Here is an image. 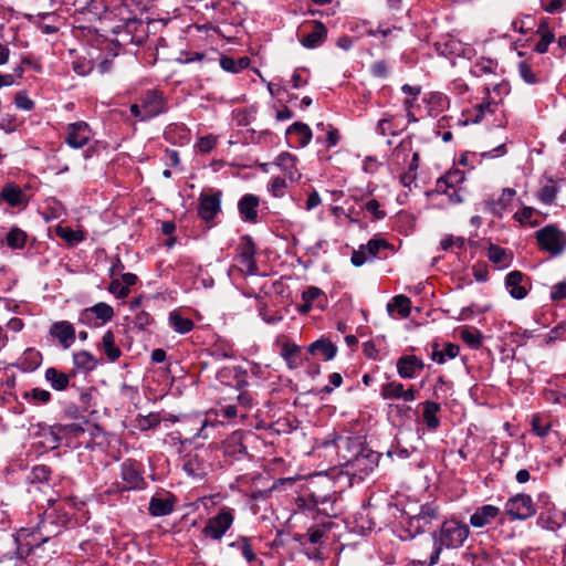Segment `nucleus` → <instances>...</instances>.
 Segmentation results:
<instances>
[{
	"mask_svg": "<svg viewBox=\"0 0 566 566\" xmlns=\"http://www.w3.org/2000/svg\"><path fill=\"white\" fill-rule=\"evenodd\" d=\"M70 522L71 517L63 509L46 510L35 526L18 530L15 534L18 555L20 557L30 555L34 548L60 535Z\"/></svg>",
	"mask_w": 566,
	"mask_h": 566,
	"instance_id": "nucleus-1",
	"label": "nucleus"
},
{
	"mask_svg": "<svg viewBox=\"0 0 566 566\" xmlns=\"http://www.w3.org/2000/svg\"><path fill=\"white\" fill-rule=\"evenodd\" d=\"M470 534L469 526L455 518L444 521L440 528L432 533V538H427L426 546L432 544V552L428 558H419L417 562L424 566L438 564L441 552L459 548L463 545ZM420 557H422L420 555Z\"/></svg>",
	"mask_w": 566,
	"mask_h": 566,
	"instance_id": "nucleus-2",
	"label": "nucleus"
},
{
	"mask_svg": "<svg viewBox=\"0 0 566 566\" xmlns=\"http://www.w3.org/2000/svg\"><path fill=\"white\" fill-rule=\"evenodd\" d=\"M166 102L163 94L156 90H148L140 97V103L132 104L129 111L140 122L149 120L166 112Z\"/></svg>",
	"mask_w": 566,
	"mask_h": 566,
	"instance_id": "nucleus-3",
	"label": "nucleus"
},
{
	"mask_svg": "<svg viewBox=\"0 0 566 566\" xmlns=\"http://www.w3.org/2000/svg\"><path fill=\"white\" fill-rule=\"evenodd\" d=\"M113 14L118 18V23L112 28L113 33H126L130 36L132 41L134 38L138 36L137 32L143 28V22L129 0H124L116 6L113 10Z\"/></svg>",
	"mask_w": 566,
	"mask_h": 566,
	"instance_id": "nucleus-4",
	"label": "nucleus"
},
{
	"mask_svg": "<svg viewBox=\"0 0 566 566\" xmlns=\"http://www.w3.org/2000/svg\"><path fill=\"white\" fill-rule=\"evenodd\" d=\"M344 467L348 474L363 480L368 476L378 465L379 454L368 448L355 453V457L343 454Z\"/></svg>",
	"mask_w": 566,
	"mask_h": 566,
	"instance_id": "nucleus-5",
	"label": "nucleus"
},
{
	"mask_svg": "<svg viewBox=\"0 0 566 566\" xmlns=\"http://www.w3.org/2000/svg\"><path fill=\"white\" fill-rule=\"evenodd\" d=\"M541 250L557 256L566 249V233L556 226H546L535 233Z\"/></svg>",
	"mask_w": 566,
	"mask_h": 566,
	"instance_id": "nucleus-6",
	"label": "nucleus"
},
{
	"mask_svg": "<svg viewBox=\"0 0 566 566\" xmlns=\"http://www.w3.org/2000/svg\"><path fill=\"white\" fill-rule=\"evenodd\" d=\"M234 516L232 510L221 509L218 514L207 522L202 534L212 541H220L228 530L232 526Z\"/></svg>",
	"mask_w": 566,
	"mask_h": 566,
	"instance_id": "nucleus-7",
	"label": "nucleus"
},
{
	"mask_svg": "<svg viewBox=\"0 0 566 566\" xmlns=\"http://www.w3.org/2000/svg\"><path fill=\"white\" fill-rule=\"evenodd\" d=\"M113 317V307L104 302H99L91 307L84 308L78 315V322L88 327H99L112 321Z\"/></svg>",
	"mask_w": 566,
	"mask_h": 566,
	"instance_id": "nucleus-8",
	"label": "nucleus"
},
{
	"mask_svg": "<svg viewBox=\"0 0 566 566\" xmlns=\"http://www.w3.org/2000/svg\"><path fill=\"white\" fill-rule=\"evenodd\" d=\"M504 509L511 520H526L536 513L533 500L527 494H516L510 497Z\"/></svg>",
	"mask_w": 566,
	"mask_h": 566,
	"instance_id": "nucleus-9",
	"label": "nucleus"
},
{
	"mask_svg": "<svg viewBox=\"0 0 566 566\" xmlns=\"http://www.w3.org/2000/svg\"><path fill=\"white\" fill-rule=\"evenodd\" d=\"M208 451L196 449L182 458V469L192 478H202L208 473L210 464L207 462Z\"/></svg>",
	"mask_w": 566,
	"mask_h": 566,
	"instance_id": "nucleus-10",
	"label": "nucleus"
},
{
	"mask_svg": "<svg viewBox=\"0 0 566 566\" xmlns=\"http://www.w3.org/2000/svg\"><path fill=\"white\" fill-rule=\"evenodd\" d=\"M255 245L250 237H242L238 249L237 262L242 273L254 275L258 272L255 259Z\"/></svg>",
	"mask_w": 566,
	"mask_h": 566,
	"instance_id": "nucleus-11",
	"label": "nucleus"
},
{
	"mask_svg": "<svg viewBox=\"0 0 566 566\" xmlns=\"http://www.w3.org/2000/svg\"><path fill=\"white\" fill-rule=\"evenodd\" d=\"M92 136V129L86 122H74L66 126L65 143L71 148L81 149L88 144Z\"/></svg>",
	"mask_w": 566,
	"mask_h": 566,
	"instance_id": "nucleus-12",
	"label": "nucleus"
},
{
	"mask_svg": "<svg viewBox=\"0 0 566 566\" xmlns=\"http://www.w3.org/2000/svg\"><path fill=\"white\" fill-rule=\"evenodd\" d=\"M423 368V360L416 355H405L397 360V373L402 379L416 378Z\"/></svg>",
	"mask_w": 566,
	"mask_h": 566,
	"instance_id": "nucleus-13",
	"label": "nucleus"
},
{
	"mask_svg": "<svg viewBox=\"0 0 566 566\" xmlns=\"http://www.w3.org/2000/svg\"><path fill=\"white\" fill-rule=\"evenodd\" d=\"M49 333L53 338L57 339L64 349H69L76 338L75 328L67 321L54 322L51 325Z\"/></svg>",
	"mask_w": 566,
	"mask_h": 566,
	"instance_id": "nucleus-14",
	"label": "nucleus"
},
{
	"mask_svg": "<svg viewBox=\"0 0 566 566\" xmlns=\"http://www.w3.org/2000/svg\"><path fill=\"white\" fill-rule=\"evenodd\" d=\"M220 192L214 195H201L198 214L205 221L212 220L220 211Z\"/></svg>",
	"mask_w": 566,
	"mask_h": 566,
	"instance_id": "nucleus-15",
	"label": "nucleus"
},
{
	"mask_svg": "<svg viewBox=\"0 0 566 566\" xmlns=\"http://www.w3.org/2000/svg\"><path fill=\"white\" fill-rule=\"evenodd\" d=\"M337 453L343 458V454H348L352 458L364 449L363 442L359 437L337 436L333 441Z\"/></svg>",
	"mask_w": 566,
	"mask_h": 566,
	"instance_id": "nucleus-16",
	"label": "nucleus"
},
{
	"mask_svg": "<svg viewBox=\"0 0 566 566\" xmlns=\"http://www.w3.org/2000/svg\"><path fill=\"white\" fill-rule=\"evenodd\" d=\"M524 280L525 277L520 271H512L506 275V289L513 298L522 300L527 295V289L524 284Z\"/></svg>",
	"mask_w": 566,
	"mask_h": 566,
	"instance_id": "nucleus-17",
	"label": "nucleus"
},
{
	"mask_svg": "<svg viewBox=\"0 0 566 566\" xmlns=\"http://www.w3.org/2000/svg\"><path fill=\"white\" fill-rule=\"evenodd\" d=\"M464 180L465 176L462 170L452 169L437 180L436 190L441 193H448L450 188H460Z\"/></svg>",
	"mask_w": 566,
	"mask_h": 566,
	"instance_id": "nucleus-18",
	"label": "nucleus"
},
{
	"mask_svg": "<svg viewBox=\"0 0 566 566\" xmlns=\"http://www.w3.org/2000/svg\"><path fill=\"white\" fill-rule=\"evenodd\" d=\"M260 199L251 193L244 195L238 203V209L241 218L244 221L255 222L258 217L256 208L259 207Z\"/></svg>",
	"mask_w": 566,
	"mask_h": 566,
	"instance_id": "nucleus-19",
	"label": "nucleus"
},
{
	"mask_svg": "<svg viewBox=\"0 0 566 566\" xmlns=\"http://www.w3.org/2000/svg\"><path fill=\"white\" fill-rule=\"evenodd\" d=\"M326 36V27L319 21H314L312 31L302 36L301 43L307 49H315L325 41Z\"/></svg>",
	"mask_w": 566,
	"mask_h": 566,
	"instance_id": "nucleus-20",
	"label": "nucleus"
},
{
	"mask_svg": "<svg viewBox=\"0 0 566 566\" xmlns=\"http://www.w3.org/2000/svg\"><path fill=\"white\" fill-rule=\"evenodd\" d=\"M500 513L499 507L494 505H483L479 507L470 517V524L480 528L491 523Z\"/></svg>",
	"mask_w": 566,
	"mask_h": 566,
	"instance_id": "nucleus-21",
	"label": "nucleus"
},
{
	"mask_svg": "<svg viewBox=\"0 0 566 566\" xmlns=\"http://www.w3.org/2000/svg\"><path fill=\"white\" fill-rule=\"evenodd\" d=\"M276 165L289 177L291 181H298L302 177L296 168V157L290 153H282L276 158Z\"/></svg>",
	"mask_w": 566,
	"mask_h": 566,
	"instance_id": "nucleus-22",
	"label": "nucleus"
},
{
	"mask_svg": "<svg viewBox=\"0 0 566 566\" xmlns=\"http://www.w3.org/2000/svg\"><path fill=\"white\" fill-rule=\"evenodd\" d=\"M438 514L437 506L432 504L422 505L419 513L410 518V525L416 528L424 527L436 520Z\"/></svg>",
	"mask_w": 566,
	"mask_h": 566,
	"instance_id": "nucleus-23",
	"label": "nucleus"
},
{
	"mask_svg": "<svg viewBox=\"0 0 566 566\" xmlns=\"http://www.w3.org/2000/svg\"><path fill=\"white\" fill-rule=\"evenodd\" d=\"M516 191L513 188H504L497 200H489L488 206L491 212L495 216H501L504 210L510 206Z\"/></svg>",
	"mask_w": 566,
	"mask_h": 566,
	"instance_id": "nucleus-24",
	"label": "nucleus"
},
{
	"mask_svg": "<svg viewBox=\"0 0 566 566\" xmlns=\"http://www.w3.org/2000/svg\"><path fill=\"white\" fill-rule=\"evenodd\" d=\"M148 510L151 516H165L172 512L174 502L170 497L153 496Z\"/></svg>",
	"mask_w": 566,
	"mask_h": 566,
	"instance_id": "nucleus-25",
	"label": "nucleus"
},
{
	"mask_svg": "<svg viewBox=\"0 0 566 566\" xmlns=\"http://www.w3.org/2000/svg\"><path fill=\"white\" fill-rule=\"evenodd\" d=\"M1 198L11 207H17L25 202V195L21 188L14 184H7L2 188Z\"/></svg>",
	"mask_w": 566,
	"mask_h": 566,
	"instance_id": "nucleus-26",
	"label": "nucleus"
},
{
	"mask_svg": "<svg viewBox=\"0 0 566 566\" xmlns=\"http://www.w3.org/2000/svg\"><path fill=\"white\" fill-rule=\"evenodd\" d=\"M387 311L389 314H392L395 311H397L401 318H407L411 312V301L405 295H396L387 304Z\"/></svg>",
	"mask_w": 566,
	"mask_h": 566,
	"instance_id": "nucleus-27",
	"label": "nucleus"
},
{
	"mask_svg": "<svg viewBox=\"0 0 566 566\" xmlns=\"http://www.w3.org/2000/svg\"><path fill=\"white\" fill-rule=\"evenodd\" d=\"M120 475L125 483L123 486L125 490L136 489L142 481L139 472L128 462L122 464Z\"/></svg>",
	"mask_w": 566,
	"mask_h": 566,
	"instance_id": "nucleus-28",
	"label": "nucleus"
},
{
	"mask_svg": "<svg viewBox=\"0 0 566 566\" xmlns=\"http://www.w3.org/2000/svg\"><path fill=\"white\" fill-rule=\"evenodd\" d=\"M312 354L319 353L325 360H332L337 354V347L328 339H318L308 346Z\"/></svg>",
	"mask_w": 566,
	"mask_h": 566,
	"instance_id": "nucleus-29",
	"label": "nucleus"
},
{
	"mask_svg": "<svg viewBox=\"0 0 566 566\" xmlns=\"http://www.w3.org/2000/svg\"><path fill=\"white\" fill-rule=\"evenodd\" d=\"M45 379L51 384L55 390H65L69 387L70 378L65 373L59 371L54 367L45 370Z\"/></svg>",
	"mask_w": 566,
	"mask_h": 566,
	"instance_id": "nucleus-30",
	"label": "nucleus"
},
{
	"mask_svg": "<svg viewBox=\"0 0 566 566\" xmlns=\"http://www.w3.org/2000/svg\"><path fill=\"white\" fill-rule=\"evenodd\" d=\"M101 348L111 361H115L120 357V349L115 345V336L112 331H106L102 337Z\"/></svg>",
	"mask_w": 566,
	"mask_h": 566,
	"instance_id": "nucleus-31",
	"label": "nucleus"
},
{
	"mask_svg": "<svg viewBox=\"0 0 566 566\" xmlns=\"http://www.w3.org/2000/svg\"><path fill=\"white\" fill-rule=\"evenodd\" d=\"M460 348L458 345L449 343L442 349L434 345L431 358L438 364H444L448 359H453L459 355Z\"/></svg>",
	"mask_w": 566,
	"mask_h": 566,
	"instance_id": "nucleus-32",
	"label": "nucleus"
},
{
	"mask_svg": "<svg viewBox=\"0 0 566 566\" xmlns=\"http://www.w3.org/2000/svg\"><path fill=\"white\" fill-rule=\"evenodd\" d=\"M55 233L71 245H75L85 240V234L82 230H73L70 227L57 226Z\"/></svg>",
	"mask_w": 566,
	"mask_h": 566,
	"instance_id": "nucleus-33",
	"label": "nucleus"
},
{
	"mask_svg": "<svg viewBox=\"0 0 566 566\" xmlns=\"http://www.w3.org/2000/svg\"><path fill=\"white\" fill-rule=\"evenodd\" d=\"M169 324L179 334H186L193 328V322L190 318L181 316L177 311L169 314Z\"/></svg>",
	"mask_w": 566,
	"mask_h": 566,
	"instance_id": "nucleus-34",
	"label": "nucleus"
},
{
	"mask_svg": "<svg viewBox=\"0 0 566 566\" xmlns=\"http://www.w3.org/2000/svg\"><path fill=\"white\" fill-rule=\"evenodd\" d=\"M440 411V405L433 401H427L423 408V419L430 430L439 427L440 420L437 413Z\"/></svg>",
	"mask_w": 566,
	"mask_h": 566,
	"instance_id": "nucleus-35",
	"label": "nucleus"
},
{
	"mask_svg": "<svg viewBox=\"0 0 566 566\" xmlns=\"http://www.w3.org/2000/svg\"><path fill=\"white\" fill-rule=\"evenodd\" d=\"M286 134H296L300 138L298 144L301 147H305L312 139L311 128L303 123L295 122L286 130Z\"/></svg>",
	"mask_w": 566,
	"mask_h": 566,
	"instance_id": "nucleus-36",
	"label": "nucleus"
},
{
	"mask_svg": "<svg viewBox=\"0 0 566 566\" xmlns=\"http://www.w3.org/2000/svg\"><path fill=\"white\" fill-rule=\"evenodd\" d=\"M74 365L84 370H93L96 367L95 357L87 350H80L73 354Z\"/></svg>",
	"mask_w": 566,
	"mask_h": 566,
	"instance_id": "nucleus-37",
	"label": "nucleus"
},
{
	"mask_svg": "<svg viewBox=\"0 0 566 566\" xmlns=\"http://www.w3.org/2000/svg\"><path fill=\"white\" fill-rule=\"evenodd\" d=\"M250 64L249 57H241L239 60H234L230 56H223L220 59V66L231 73H238L241 70L248 67Z\"/></svg>",
	"mask_w": 566,
	"mask_h": 566,
	"instance_id": "nucleus-38",
	"label": "nucleus"
},
{
	"mask_svg": "<svg viewBox=\"0 0 566 566\" xmlns=\"http://www.w3.org/2000/svg\"><path fill=\"white\" fill-rule=\"evenodd\" d=\"M61 431L56 426H52L48 429L43 430L42 437V444L48 449H56L61 443Z\"/></svg>",
	"mask_w": 566,
	"mask_h": 566,
	"instance_id": "nucleus-39",
	"label": "nucleus"
},
{
	"mask_svg": "<svg viewBox=\"0 0 566 566\" xmlns=\"http://www.w3.org/2000/svg\"><path fill=\"white\" fill-rule=\"evenodd\" d=\"M6 242L11 249H22L27 242V233L19 228H12L6 237Z\"/></svg>",
	"mask_w": 566,
	"mask_h": 566,
	"instance_id": "nucleus-40",
	"label": "nucleus"
},
{
	"mask_svg": "<svg viewBox=\"0 0 566 566\" xmlns=\"http://www.w3.org/2000/svg\"><path fill=\"white\" fill-rule=\"evenodd\" d=\"M311 501L313 502V506L316 507V510L319 513H324L325 515L329 517H334L337 515L336 511L334 510V502H331L327 497H319L314 494L311 495Z\"/></svg>",
	"mask_w": 566,
	"mask_h": 566,
	"instance_id": "nucleus-41",
	"label": "nucleus"
},
{
	"mask_svg": "<svg viewBox=\"0 0 566 566\" xmlns=\"http://www.w3.org/2000/svg\"><path fill=\"white\" fill-rule=\"evenodd\" d=\"M403 385L398 381H390L384 384L380 389V395L384 399H400L402 395Z\"/></svg>",
	"mask_w": 566,
	"mask_h": 566,
	"instance_id": "nucleus-42",
	"label": "nucleus"
},
{
	"mask_svg": "<svg viewBox=\"0 0 566 566\" xmlns=\"http://www.w3.org/2000/svg\"><path fill=\"white\" fill-rule=\"evenodd\" d=\"M557 192L558 188L553 182V180H549L547 185L543 186L539 189L537 197L543 203L552 205L555 201Z\"/></svg>",
	"mask_w": 566,
	"mask_h": 566,
	"instance_id": "nucleus-43",
	"label": "nucleus"
},
{
	"mask_svg": "<svg viewBox=\"0 0 566 566\" xmlns=\"http://www.w3.org/2000/svg\"><path fill=\"white\" fill-rule=\"evenodd\" d=\"M41 354L33 348H28L23 353L22 365L25 366V368L29 370H34L35 368H38L41 364Z\"/></svg>",
	"mask_w": 566,
	"mask_h": 566,
	"instance_id": "nucleus-44",
	"label": "nucleus"
},
{
	"mask_svg": "<svg viewBox=\"0 0 566 566\" xmlns=\"http://www.w3.org/2000/svg\"><path fill=\"white\" fill-rule=\"evenodd\" d=\"M532 429L536 436L543 438L551 430V422L541 415H534L532 418Z\"/></svg>",
	"mask_w": 566,
	"mask_h": 566,
	"instance_id": "nucleus-45",
	"label": "nucleus"
},
{
	"mask_svg": "<svg viewBox=\"0 0 566 566\" xmlns=\"http://www.w3.org/2000/svg\"><path fill=\"white\" fill-rule=\"evenodd\" d=\"M462 340L472 348H479L482 344V334L476 329L465 328L461 332Z\"/></svg>",
	"mask_w": 566,
	"mask_h": 566,
	"instance_id": "nucleus-46",
	"label": "nucleus"
},
{
	"mask_svg": "<svg viewBox=\"0 0 566 566\" xmlns=\"http://www.w3.org/2000/svg\"><path fill=\"white\" fill-rule=\"evenodd\" d=\"M464 243H465V240L464 238L462 237H454L452 234H449L447 237H444L441 241H440V248L441 250L443 251H449L451 250L453 247L458 248V249H463L464 248Z\"/></svg>",
	"mask_w": 566,
	"mask_h": 566,
	"instance_id": "nucleus-47",
	"label": "nucleus"
},
{
	"mask_svg": "<svg viewBox=\"0 0 566 566\" xmlns=\"http://www.w3.org/2000/svg\"><path fill=\"white\" fill-rule=\"evenodd\" d=\"M518 73L527 84H536L538 82V78L533 72L532 66L525 61L518 63Z\"/></svg>",
	"mask_w": 566,
	"mask_h": 566,
	"instance_id": "nucleus-48",
	"label": "nucleus"
},
{
	"mask_svg": "<svg viewBox=\"0 0 566 566\" xmlns=\"http://www.w3.org/2000/svg\"><path fill=\"white\" fill-rule=\"evenodd\" d=\"M216 145L217 137L213 135H207L198 139L196 147L199 153L208 154L216 147Z\"/></svg>",
	"mask_w": 566,
	"mask_h": 566,
	"instance_id": "nucleus-49",
	"label": "nucleus"
},
{
	"mask_svg": "<svg viewBox=\"0 0 566 566\" xmlns=\"http://www.w3.org/2000/svg\"><path fill=\"white\" fill-rule=\"evenodd\" d=\"M237 545L239 546L241 554L247 562L252 563L256 559V555L247 538H242L239 543H231V546Z\"/></svg>",
	"mask_w": 566,
	"mask_h": 566,
	"instance_id": "nucleus-50",
	"label": "nucleus"
},
{
	"mask_svg": "<svg viewBox=\"0 0 566 566\" xmlns=\"http://www.w3.org/2000/svg\"><path fill=\"white\" fill-rule=\"evenodd\" d=\"M364 247L366 248L369 258L374 259L380 249L389 248V243L382 239H371Z\"/></svg>",
	"mask_w": 566,
	"mask_h": 566,
	"instance_id": "nucleus-51",
	"label": "nucleus"
},
{
	"mask_svg": "<svg viewBox=\"0 0 566 566\" xmlns=\"http://www.w3.org/2000/svg\"><path fill=\"white\" fill-rule=\"evenodd\" d=\"M285 188H286V182L283 178L281 177H274L271 179V182L269 185V190L270 192L276 197V198H280V197H283L284 196V192H285Z\"/></svg>",
	"mask_w": 566,
	"mask_h": 566,
	"instance_id": "nucleus-52",
	"label": "nucleus"
},
{
	"mask_svg": "<svg viewBox=\"0 0 566 566\" xmlns=\"http://www.w3.org/2000/svg\"><path fill=\"white\" fill-rule=\"evenodd\" d=\"M497 64L492 60H482L474 65V73L476 75L494 73Z\"/></svg>",
	"mask_w": 566,
	"mask_h": 566,
	"instance_id": "nucleus-53",
	"label": "nucleus"
},
{
	"mask_svg": "<svg viewBox=\"0 0 566 566\" xmlns=\"http://www.w3.org/2000/svg\"><path fill=\"white\" fill-rule=\"evenodd\" d=\"M555 40L554 33L551 31H545L542 33L541 40L535 45V51L539 54L547 52L549 44H552Z\"/></svg>",
	"mask_w": 566,
	"mask_h": 566,
	"instance_id": "nucleus-54",
	"label": "nucleus"
},
{
	"mask_svg": "<svg viewBox=\"0 0 566 566\" xmlns=\"http://www.w3.org/2000/svg\"><path fill=\"white\" fill-rule=\"evenodd\" d=\"M108 291L117 298H125L129 294V290L117 279L109 283Z\"/></svg>",
	"mask_w": 566,
	"mask_h": 566,
	"instance_id": "nucleus-55",
	"label": "nucleus"
},
{
	"mask_svg": "<svg viewBox=\"0 0 566 566\" xmlns=\"http://www.w3.org/2000/svg\"><path fill=\"white\" fill-rule=\"evenodd\" d=\"M368 252L364 245H360L358 250H355L352 254L350 261L355 266H361L368 260H370Z\"/></svg>",
	"mask_w": 566,
	"mask_h": 566,
	"instance_id": "nucleus-56",
	"label": "nucleus"
},
{
	"mask_svg": "<svg viewBox=\"0 0 566 566\" xmlns=\"http://www.w3.org/2000/svg\"><path fill=\"white\" fill-rule=\"evenodd\" d=\"M14 103L18 108L23 111H31L34 107V102L24 92L15 94Z\"/></svg>",
	"mask_w": 566,
	"mask_h": 566,
	"instance_id": "nucleus-57",
	"label": "nucleus"
},
{
	"mask_svg": "<svg viewBox=\"0 0 566 566\" xmlns=\"http://www.w3.org/2000/svg\"><path fill=\"white\" fill-rule=\"evenodd\" d=\"M300 352V347L294 344H284L282 347V357L287 361L289 366L293 367V357Z\"/></svg>",
	"mask_w": 566,
	"mask_h": 566,
	"instance_id": "nucleus-58",
	"label": "nucleus"
},
{
	"mask_svg": "<svg viewBox=\"0 0 566 566\" xmlns=\"http://www.w3.org/2000/svg\"><path fill=\"white\" fill-rule=\"evenodd\" d=\"M327 526H329V524L323 525L322 527H311V528H308L307 536H308L310 543H312V544H319L322 542V538H323V536L325 534V528Z\"/></svg>",
	"mask_w": 566,
	"mask_h": 566,
	"instance_id": "nucleus-59",
	"label": "nucleus"
},
{
	"mask_svg": "<svg viewBox=\"0 0 566 566\" xmlns=\"http://www.w3.org/2000/svg\"><path fill=\"white\" fill-rule=\"evenodd\" d=\"M542 8L547 13H556L566 8V0H549V2L543 3Z\"/></svg>",
	"mask_w": 566,
	"mask_h": 566,
	"instance_id": "nucleus-60",
	"label": "nucleus"
},
{
	"mask_svg": "<svg viewBox=\"0 0 566 566\" xmlns=\"http://www.w3.org/2000/svg\"><path fill=\"white\" fill-rule=\"evenodd\" d=\"M51 474V470L45 465H36L32 469V476L39 482L48 481Z\"/></svg>",
	"mask_w": 566,
	"mask_h": 566,
	"instance_id": "nucleus-61",
	"label": "nucleus"
},
{
	"mask_svg": "<svg viewBox=\"0 0 566 566\" xmlns=\"http://www.w3.org/2000/svg\"><path fill=\"white\" fill-rule=\"evenodd\" d=\"M505 258H506V253L505 251L500 248V247H495V245H491L490 249H489V259L493 262V263H502L505 261Z\"/></svg>",
	"mask_w": 566,
	"mask_h": 566,
	"instance_id": "nucleus-62",
	"label": "nucleus"
},
{
	"mask_svg": "<svg viewBox=\"0 0 566 566\" xmlns=\"http://www.w3.org/2000/svg\"><path fill=\"white\" fill-rule=\"evenodd\" d=\"M323 294V291L316 286H310L302 293L303 302L314 303Z\"/></svg>",
	"mask_w": 566,
	"mask_h": 566,
	"instance_id": "nucleus-63",
	"label": "nucleus"
},
{
	"mask_svg": "<svg viewBox=\"0 0 566 566\" xmlns=\"http://www.w3.org/2000/svg\"><path fill=\"white\" fill-rule=\"evenodd\" d=\"M551 297L554 301L566 298V282H559L552 287Z\"/></svg>",
	"mask_w": 566,
	"mask_h": 566,
	"instance_id": "nucleus-64",
	"label": "nucleus"
}]
</instances>
